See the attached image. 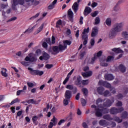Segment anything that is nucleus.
<instances>
[{"mask_svg": "<svg viewBox=\"0 0 128 128\" xmlns=\"http://www.w3.org/2000/svg\"><path fill=\"white\" fill-rule=\"evenodd\" d=\"M62 24V20H58L57 22H56V28H60V26H60Z\"/></svg>", "mask_w": 128, "mask_h": 128, "instance_id": "obj_55", "label": "nucleus"}, {"mask_svg": "<svg viewBox=\"0 0 128 128\" xmlns=\"http://www.w3.org/2000/svg\"><path fill=\"white\" fill-rule=\"evenodd\" d=\"M53 67V64H46V68L47 69H50Z\"/></svg>", "mask_w": 128, "mask_h": 128, "instance_id": "obj_60", "label": "nucleus"}, {"mask_svg": "<svg viewBox=\"0 0 128 128\" xmlns=\"http://www.w3.org/2000/svg\"><path fill=\"white\" fill-rule=\"evenodd\" d=\"M124 26L123 23H117L115 24L114 27L112 28L116 32H122V28Z\"/></svg>", "mask_w": 128, "mask_h": 128, "instance_id": "obj_8", "label": "nucleus"}, {"mask_svg": "<svg viewBox=\"0 0 128 128\" xmlns=\"http://www.w3.org/2000/svg\"><path fill=\"white\" fill-rule=\"evenodd\" d=\"M112 120H114V121L118 122V123H121L122 122V120L120 119V118L118 116L114 117Z\"/></svg>", "mask_w": 128, "mask_h": 128, "instance_id": "obj_36", "label": "nucleus"}, {"mask_svg": "<svg viewBox=\"0 0 128 128\" xmlns=\"http://www.w3.org/2000/svg\"><path fill=\"white\" fill-rule=\"evenodd\" d=\"M22 110H20L18 112H16V118L18 116H22Z\"/></svg>", "mask_w": 128, "mask_h": 128, "instance_id": "obj_54", "label": "nucleus"}, {"mask_svg": "<svg viewBox=\"0 0 128 128\" xmlns=\"http://www.w3.org/2000/svg\"><path fill=\"white\" fill-rule=\"evenodd\" d=\"M26 2H31L32 4L34 6H38L40 4V2L36 1V0H25Z\"/></svg>", "mask_w": 128, "mask_h": 128, "instance_id": "obj_29", "label": "nucleus"}, {"mask_svg": "<svg viewBox=\"0 0 128 128\" xmlns=\"http://www.w3.org/2000/svg\"><path fill=\"white\" fill-rule=\"evenodd\" d=\"M118 70L122 73H124L126 72V67L124 64H120L118 66Z\"/></svg>", "mask_w": 128, "mask_h": 128, "instance_id": "obj_27", "label": "nucleus"}, {"mask_svg": "<svg viewBox=\"0 0 128 128\" xmlns=\"http://www.w3.org/2000/svg\"><path fill=\"white\" fill-rule=\"evenodd\" d=\"M96 92H98V94H102V92H104V88L102 87H98L96 88Z\"/></svg>", "mask_w": 128, "mask_h": 128, "instance_id": "obj_31", "label": "nucleus"}, {"mask_svg": "<svg viewBox=\"0 0 128 128\" xmlns=\"http://www.w3.org/2000/svg\"><path fill=\"white\" fill-rule=\"evenodd\" d=\"M38 119V117H37L36 116H32V118H31V122H32L34 125L35 126L38 124V121H37Z\"/></svg>", "mask_w": 128, "mask_h": 128, "instance_id": "obj_16", "label": "nucleus"}, {"mask_svg": "<svg viewBox=\"0 0 128 128\" xmlns=\"http://www.w3.org/2000/svg\"><path fill=\"white\" fill-rule=\"evenodd\" d=\"M58 2V0H54L52 4L48 6V10H52L54 8V6Z\"/></svg>", "mask_w": 128, "mask_h": 128, "instance_id": "obj_28", "label": "nucleus"}, {"mask_svg": "<svg viewBox=\"0 0 128 128\" xmlns=\"http://www.w3.org/2000/svg\"><path fill=\"white\" fill-rule=\"evenodd\" d=\"M42 46L44 48H48V44H46V42H44L42 44Z\"/></svg>", "mask_w": 128, "mask_h": 128, "instance_id": "obj_64", "label": "nucleus"}, {"mask_svg": "<svg viewBox=\"0 0 128 128\" xmlns=\"http://www.w3.org/2000/svg\"><path fill=\"white\" fill-rule=\"evenodd\" d=\"M102 102V98H98V100H96V105H98L99 104V103Z\"/></svg>", "mask_w": 128, "mask_h": 128, "instance_id": "obj_59", "label": "nucleus"}, {"mask_svg": "<svg viewBox=\"0 0 128 128\" xmlns=\"http://www.w3.org/2000/svg\"><path fill=\"white\" fill-rule=\"evenodd\" d=\"M43 58L45 60H48V58H50V55H48V53H46V52H43V57H42V56H40V60H42Z\"/></svg>", "mask_w": 128, "mask_h": 128, "instance_id": "obj_17", "label": "nucleus"}, {"mask_svg": "<svg viewBox=\"0 0 128 128\" xmlns=\"http://www.w3.org/2000/svg\"><path fill=\"white\" fill-rule=\"evenodd\" d=\"M44 23L42 24L41 26L37 29V31L35 32V34H40V32H42L44 29Z\"/></svg>", "mask_w": 128, "mask_h": 128, "instance_id": "obj_23", "label": "nucleus"}, {"mask_svg": "<svg viewBox=\"0 0 128 128\" xmlns=\"http://www.w3.org/2000/svg\"><path fill=\"white\" fill-rule=\"evenodd\" d=\"M114 60V57L112 56H108L106 59V62H112Z\"/></svg>", "mask_w": 128, "mask_h": 128, "instance_id": "obj_47", "label": "nucleus"}, {"mask_svg": "<svg viewBox=\"0 0 128 128\" xmlns=\"http://www.w3.org/2000/svg\"><path fill=\"white\" fill-rule=\"evenodd\" d=\"M68 18L71 22L74 20V12L72 10V9H69L68 11Z\"/></svg>", "mask_w": 128, "mask_h": 128, "instance_id": "obj_15", "label": "nucleus"}, {"mask_svg": "<svg viewBox=\"0 0 128 128\" xmlns=\"http://www.w3.org/2000/svg\"><path fill=\"white\" fill-rule=\"evenodd\" d=\"M82 92H84V96H87L88 94V90L86 88H82Z\"/></svg>", "mask_w": 128, "mask_h": 128, "instance_id": "obj_41", "label": "nucleus"}, {"mask_svg": "<svg viewBox=\"0 0 128 128\" xmlns=\"http://www.w3.org/2000/svg\"><path fill=\"white\" fill-rule=\"evenodd\" d=\"M80 84L82 86H87L88 84V80H82V77L78 76L76 81H75V85L78 86Z\"/></svg>", "mask_w": 128, "mask_h": 128, "instance_id": "obj_2", "label": "nucleus"}, {"mask_svg": "<svg viewBox=\"0 0 128 128\" xmlns=\"http://www.w3.org/2000/svg\"><path fill=\"white\" fill-rule=\"evenodd\" d=\"M98 84L100 86H104L108 88H111V84L105 81L99 80L98 82Z\"/></svg>", "mask_w": 128, "mask_h": 128, "instance_id": "obj_9", "label": "nucleus"}, {"mask_svg": "<svg viewBox=\"0 0 128 128\" xmlns=\"http://www.w3.org/2000/svg\"><path fill=\"white\" fill-rule=\"evenodd\" d=\"M66 89L69 90H66L65 91L64 97L65 99L62 101L64 104V106H68V100H70L72 97V94H75L77 92V88L75 86H74L71 84L66 85ZM72 90V91H71Z\"/></svg>", "mask_w": 128, "mask_h": 128, "instance_id": "obj_1", "label": "nucleus"}, {"mask_svg": "<svg viewBox=\"0 0 128 128\" xmlns=\"http://www.w3.org/2000/svg\"><path fill=\"white\" fill-rule=\"evenodd\" d=\"M99 125L104 126L106 125V121L104 120H102L99 121Z\"/></svg>", "mask_w": 128, "mask_h": 128, "instance_id": "obj_39", "label": "nucleus"}, {"mask_svg": "<svg viewBox=\"0 0 128 128\" xmlns=\"http://www.w3.org/2000/svg\"><path fill=\"white\" fill-rule=\"evenodd\" d=\"M110 114H117L121 113L124 112V108H116L115 107H112L110 108Z\"/></svg>", "mask_w": 128, "mask_h": 128, "instance_id": "obj_5", "label": "nucleus"}, {"mask_svg": "<svg viewBox=\"0 0 128 128\" xmlns=\"http://www.w3.org/2000/svg\"><path fill=\"white\" fill-rule=\"evenodd\" d=\"M109 94H110V92H108V90H105L104 92H102V94H99L104 96V97H107Z\"/></svg>", "mask_w": 128, "mask_h": 128, "instance_id": "obj_43", "label": "nucleus"}, {"mask_svg": "<svg viewBox=\"0 0 128 128\" xmlns=\"http://www.w3.org/2000/svg\"><path fill=\"white\" fill-rule=\"evenodd\" d=\"M56 116H53L52 120H50V125L48 126V128H52L53 126H56Z\"/></svg>", "mask_w": 128, "mask_h": 128, "instance_id": "obj_10", "label": "nucleus"}, {"mask_svg": "<svg viewBox=\"0 0 128 128\" xmlns=\"http://www.w3.org/2000/svg\"><path fill=\"white\" fill-rule=\"evenodd\" d=\"M114 102V100H110L109 99H108L106 101H105L104 104V106L105 107L109 108L111 106V104H112V103Z\"/></svg>", "mask_w": 128, "mask_h": 128, "instance_id": "obj_14", "label": "nucleus"}, {"mask_svg": "<svg viewBox=\"0 0 128 128\" xmlns=\"http://www.w3.org/2000/svg\"><path fill=\"white\" fill-rule=\"evenodd\" d=\"M116 106L121 107L122 106V102L121 101H118L117 103H116Z\"/></svg>", "mask_w": 128, "mask_h": 128, "instance_id": "obj_56", "label": "nucleus"}, {"mask_svg": "<svg viewBox=\"0 0 128 128\" xmlns=\"http://www.w3.org/2000/svg\"><path fill=\"white\" fill-rule=\"evenodd\" d=\"M25 60L30 62H36V58L34 57V54L30 53L28 54V56H26Z\"/></svg>", "mask_w": 128, "mask_h": 128, "instance_id": "obj_6", "label": "nucleus"}, {"mask_svg": "<svg viewBox=\"0 0 128 128\" xmlns=\"http://www.w3.org/2000/svg\"><path fill=\"white\" fill-rule=\"evenodd\" d=\"M102 118H104L105 120H108L110 121V120H112V119L114 118H111V116H110V114H106L102 116Z\"/></svg>", "mask_w": 128, "mask_h": 128, "instance_id": "obj_32", "label": "nucleus"}, {"mask_svg": "<svg viewBox=\"0 0 128 128\" xmlns=\"http://www.w3.org/2000/svg\"><path fill=\"white\" fill-rule=\"evenodd\" d=\"M66 48V46L60 44L58 46H55L53 47L52 50L54 52L58 54L60 52H63V50H65Z\"/></svg>", "mask_w": 128, "mask_h": 128, "instance_id": "obj_4", "label": "nucleus"}, {"mask_svg": "<svg viewBox=\"0 0 128 128\" xmlns=\"http://www.w3.org/2000/svg\"><path fill=\"white\" fill-rule=\"evenodd\" d=\"M105 80H114V76L112 74H106L104 76Z\"/></svg>", "mask_w": 128, "mask_h": 128, "instance_id": "obj_20", "label": "nucleus"}, {"mask_svg": "<svg viewBox=\"0 0 128 128\" xmlns=\"http://www.w3.org/2000/svg\"><path fill=\"white\" fill-rule=\"evenodd\" d=\"M95 22H94V24L96 26V24H98L100 22V19L99 17H96L94 20Z\"/></svg>", "mask_w": 128, "mask_h": 128, "instance_id": "obj_40", "label": "nucleus"}, {"mask_svg": "<svg viewBox=\"0 0 128 128\" xmlns=\"http://www.w3.org/2000/svg\"><path fill=\"white\" fill-rule=\"evenodd\" d=\"M116 98H118V100H121L124 98V95H122V94H118L116 96Z\"/></svg>", "mask_w": 128, "mask_h": 128, "instance_id": "obj_49", "label": "nucleus"}, {"mask_svg": "<svg viewBox=\"0 0 128 128\" xmlns=\"http://www.w3.org/2000/svg\"><path fill=\"white\" fill-rule=\"evenodd\" d=\"M124 128H128V122H124Z\"/></svg>", "mask_w": 128, "mask_h": 128, "instance_id": "obj_63", "label": "nucleus"}, {"mask_svg": "<svg viewBox=\"0 0 128 128\" xmlns=\"http://www.w3.org/2000/svg\"><path fill=\"white\" fill-rule=\"evenodd\" d=\"M128 116V113L127 112H122L121 118H122V119H125L126 118H127Z\"/></svg>", "mask_w": 128, "mask_h": 128, "instance_id": "obj_37", "label": "nucleus"}, {"mask_svg": "<svg viewBox=\"0 0 128 128\" xmlns=\"http://www.w3.org/2000/svg\"><path fill=\"white\" fill-rule=\"evenodd\" d=\"M74 72V69L71 70L69 73L68 74V76H66V78H65V80H64V81L62 82V84L65 85L66 82L68 81V79L70 78V76H71V74H72V73Z\"/></svg>", "mask_w": 128, "mask_h": 128, "instance_id": "obj_13", "label": "nucleus"}, {"mask_svg": "<svg viewBox=\"0 0 128 128\" xmlns=\"http://www.w3.org/2000/svg\"><path fill=\"white\" fill-rule=\"evenodd\" d=\"M122 36L124 38H128V32H124L122 33Z\"/></svg>", "mask_w": 128, "mask_h": 128, "instance_id": "obj_46", "label": "nucleus"}, {"mask_svg": "<svg viewBox=\"0 0 128 128\" xmlns=\"http://www.w3.org/2000/svg\"><path fill=\"white\" fill-rule=\"evenodd\" d=\"M105 24L108 26L112 25V19L110 18H107L106 20Z\"/></svg>", "mask_w": 128, "mask_h": 128, "instance_id": "obj_35", "label": "nucleus"}, {"mask_svg": "<svg viewBox=\"0 0 128 128\" xmlns=\"http://www.w3.org/2000/svg\"><path fill=\"white\" fill-rule=\"evenodd\" d=\"M90 44L92 46H94V38H92L90 40Z\"/></svg>", "mask_w": 128, "mask_h": 128, "instance_id": "obj_53", "label": "nucleus"}, {"mask_svg": "<svg viewBox=\"0 0 128 128\" xmlns=\"http://www.w3.org/2000/svg\"><path fill=\"white\" fill-rule=\"evenodd\" d=\"M72 8L74 12H76L78 10V4L76 2H75L72 6Z\"/></svg>", "mask_w": 128, "mask_h": 128, "instance_id": "obj_24", "label": "nucleus"}, {"mask_svg": "<svg viewBox=\"0 0 128 128\" xmlns=\"http://www.w3.org/2000/svg\"><path fill=\"white\" fill-rule=\"evenodd\" d=\"M28 70L30 71V74L36 76H42L43 75L44 72L43 71H40L39 70H35L32 69V68H28Z\"/></svg>", "mask_w": 128, "mask_h": 128, "instance_id": "obj_3", "label": "nucleus"}, {"mask_svg": "<svg viewBox=\"0 0 128 128\" xmlns=\"http://www.w3.org/2000/svg\"><path fill=\"white\" fill-rule=\"evenodd\" d=\"M26 103L28 104H37V101L34 100V99H30L26 101Z\"/></svg>", "mask_w": 128, "mask_h": 128, "instance_id": "obj_33", "label": "nucleus"}, {"mask_svg": "<svg viewBox=\"0 0 128 128\" xmlns=\"http://www.w3.org/2000/svg\"><path fill=\"white\" fill-rule=\"evenodd\" d=\"M87 104V102L84 98H81V104H82V106H85L86 104Z\"/></svg>", "mask_w": 128, "mask_h": 128, "instance_id": "obj_45", "label": "nucleus"}, {"mask_svg": "<svg viewBox=\"0 0 128 128\" xmlns=\"http://www.w3.org/2000/svg\"><path fill=\"white\" fill-rule=\"evenodd\" d=\"M92 12V8L90 7H86L84 9V16H88V14H90Z\"/></svg>", "mask_w": 128, "mask_h": 128, "instance_id": "obj_21", "label": "nucleus"}, {"mask_svg": "<svg viewBox=\"0 0 128 128\" xmlns=\"http://www.w3.org/2000/svg\"><path fill=\"white\" fill-rule=\"evenodd\" d=\"M102 50L99 51L97 54L96 56L98 58H100V56H102Z\"/></svg>", "mask_w": 128, "mask_h": 128, "instance_id": "obj_58", "label": "nucleus"}, {"mask_svg": "<svg viewBox=\"0 0 128 128\" xmlns=\"http://www.w3.org/2000/svg\"><path fill=\"white\" fill-rule=\"evenodd\" d=\"M86 56V52H80V60H82L84 58V56Z\"/></svg>", "mask_w": 128, "mask_h": 128, "instance_id": "obj_48", "label": "nucleus"}, {"mask_svg": "<svg viewBox=\"0 0 128 128\" xmlns=\"http://www.w3.org/2000/svg\"><path fill=\"white\" fill-rule=\"evenodd\" d=\"M92 71L87 72H82L81 75H82V76L84 77V78L90 77L92 76Z\"/></svg>", "mask_w": 128, "mask_h": 128, "instance_id": "obj_18", "label": "nucleus"}, {"mask_svg": "<svg viewBox=\"0 0 128 128\" xmlns=\"http://www.w3.org/2000/svg\"><path fill=\"white\" fill-rule=\"evenodd\" d=\"M19 102V99L18 98H16L14 99V100H13L12 101V102H10V105H13L14 104H16V102Z\"/></svg>", "mask_w": 128, "mask_h": 128, "instance_id": "obj_44", "label": "nucleus"}, {"mask_svg": "<svg viewBox=\"0 0 128 128\" xmlns=\"http://www.w3.org/2000/svg\"><path fill=\"white\" fill-rule=\"evenodd\" d=\"M27 85H28V88H30L34 87V83L32 82H28L27 83Z\"/></svg>", "mask_w": 128, "mask_h": 128, "instance_id": "obj_57", "label": "nucleus"}, {"mask_svg": "<svg viewBox=\"0 0 128 128\" xmlns=\"http://www.w3.org/2000/svg\"><path fill=\"white\" fill-rule=\"evenodd\" d=\"M16 3H17V4H18L22 5L24 4V0H17Z\"/></svg>", "mask_w": 128, "mask_h": 128, "instance_id": "obj_52", "label": "nucleus"}, {"mask_svg": "<svg viewBox=\"0 0 128 128\" xmlns=\"http://www.w3.org/2000/svg\"><path fill=\"white\" fill-rule=\"evenodd\" d=\"M117 33V32H116L114 29L112 28L109 32V38H110L111 40H112V38H114V37L116 36Z\"/></svg>", "mask_w": 128, "mask_h": 128, "instance_id": "obj_12", "label": "nucleus"}, {"mask_svg": "<svg viewBox=\"0 0 128 128\" xmlns=\"http://www.w3.org/2000/svg\"><path fill=\"white\" fill-rule=\"evenodd\" d=\"M112 51L114 52L116 54H123L124 51L122 50H120V48H114L112 49Z\"/></svg>", "mask_w": 128, "mask_h": 128, "instance_id": "obj_26", "label": "nucleus"}, {"mask_svg": "<svg viewBox=\"0 0 128 128\" xmlns=\"http://www.w3.org/2000/svg\"><path fill=\"white\" fill-rule=\"evenodd\" d=\"M36 24L33 26L31 28L27 29L25 32H24V34H30V32H34V30L36 28Z\"/></svg>", "mask_w": 128, "mask_h": 128, "instance_id": "obj_25", "label": "nucleus"}, {"mask_svg": "<svg viewBox=\"0 0 128 128\" xmlns=\"http://www.w3.org/2000/svg\"><path fill=\"white\" fill-rule=\"evenodd\" d=\"M2 70H1V74L2 75V76L6 78V76H8V74H6V68H1Z\"/></svg>", "mask_w": 128, "mask_h": 128, "instance_id": "obj_22", "label": "nucleus"}, {"mask_svg": "<svg viewBox=\"0 0 128 128\" xmlns=\"http://www.w3.org/2000/svg\"><path fill=\"white\" fill-rule=\"evenodd\" d=\"M23 92H24V90H19L18 91H16V96H20V94Z\"/></svg>", "mask_w": 128, "mask_h": 128, "instance_id": "obj_62", "label": "nucleus"}, {"mask_svg": "<svg viewBox=\"0 0 128 128\" xmlns=\"http://www.w3.org/2000/svg\"><path fill=\"white\" fill-rule=\"evenodd\" d=\"M88 32H90V28L88 27L87 28H84L81 34L82 38L84 40H88Z\"/></svg>", "mask_w": 128, "mask_h": 128, "instance_id": "obj_7", "label": "nucleus"}, {"mask_svg": "<svg viewBox=\"0 0 128 128\" xmlns=\"http://www.w3.org/2000/svg\"><path fill=\"white\" fill-rule=\"evenodd\" d=\"M65 120H67L68 122H71L72 120V113L70 112L69 115H68L65 118Z\"/></svg>", "mask_w": 128, "mask_h": 128, "instance_id": "obj_30", "label": "nucleus"}, {"mask_svg": "<svg viewBox=\"0 0 128 128\" xmlns=\"http://www.w3.org/2000/svg\"><path fill=\"white\" fill-rule=\"evenodd\" d=\"M63 44L64 46H66L67 48L68 46H70L72 44V41L68 40H65L63 41Z\"/></svg>", "mask_w": 128, "mask_h": 128, "instance_id": "obj_34", "label": "nucleus"}, {"mask_svg": "<svg viewBox=\"0 0 128 128\" xmlns=\"http://www.w3.org/2000/svg\"><path fill=\"white\" fill-rule=\"evenodd\" d=\"M82 127H84V128H88V126L86 123L84 122V123H82Z\"/></svg>", "mask_w": 128, "mask_h": 128, "instance_id": "obj_61", "label": "nucleus"}, {"mask_svg": "<svg viewBox=\"0 0 128 128\" xmlns=\"http://www.w3.org/2000/svg\"><path fill=\"white\" fill-rule=\"evenodd\" d=\"M98 11H95L92 13H91L90 15L92 16L93 18H96V16H98Z\"/></svg>", "mask_w": 128, "mask_h": 128, "instance_id": "obj_51", "label": "nucleus"}, {"mask_svg": "<svg viewBox=\"0 0 128 128\" xmlns=\"http://www.w3.org/2000/svg\"><path fill=\"white\" fill-rule=\"evenodd\" d=\"M98 29L97 28V27H94L92 30V38H94V36H98Z\"/></svg>", "mask_w": 128, "mask_h": 128, "instance_id": "obj_11", "label": "nucleus"}, {"mask_svg": "<svg viewBox=\"0 0 128 128\" xmlns=\"http://www.w3.org/2000/svg\"><path fill=\"white\" fill-rule=\"evenodd\" d=\"M66 120H60L58 122V126H60L62 124L65 123V122H66Z\"/></svg>", "mask_w": 128, "mask_h": 128, "instance_id": "obj_50", "label": "nucleus"}, {"mask_svg": "<svg viewBox=\"0 0 128 128\" xmlns=\"http://www.w3.org/2000/svg\"><path fill=\"white\" fill-rule=\"evenodd\" d=\"M102 113L101 110H100V108H96V116L98 118H100L102 116Z\"/></svg>", "mask_w": 128, "mask_h": 128, "instance_id": "obj_19", "label": "nucleus"}, {"mask_svg": "<svg viewBox=\"0 0 128 128\" xmlns=\"http://www.w3.org/2000/svg\"><path fill=\"white\" fill-rule=\"evenodd\" d=\"M114 12H120V8L119 6H118V5H116L114 7Z\"/></svg>", "mask_w": 128, "mask_h": 128, "instance_id": "obj_42", "label": "nucleus"}, {"mask_svg": "<svg viewBox=\"0 0 128 128\" xmlns=\"http://www.w3.org/2000/svg\"><path fill=\"white\" fill-rule=\"evenodd\" d=\"M100 111H102V112L104 114H106L108 112H110V110H108V109H107L106 108L100 109Z\"/></svg>", "mask_w": 128, "mask_h": 128, "instance_id": "obj_38", "label": "nucleus"}]
</instances>
